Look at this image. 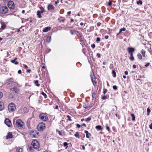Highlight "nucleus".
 <instances>
[{"label":"nucleus","instance_id":"1","mask_svg":"<svg viewBox=\"0 0 152 152\" xmlns=\"http://www.w3.org/2000/svg\"><path fill=\"white\" fill-rule=\"evenodd\" d=\"M8 11L7 7L6 6H2L0 7V14H5L7 13Z\"/></svg>","mask_w":152,"mask_h":152},{"label":"nucleus","instance_id":"2","mask_svg":"<svg viewBox=\"0 0 152 152\" xmlns=\"http://www.w3.org/2000/svg\"><path fill=\"white\" fill-rule=\"evenodd\" d=\"M45 128V124L41 122L39 123L38 125L37 129L39 131H43Z\"/></svg>","mask_w":152,"mask_h":152},{"label":"nucleus","instance_id":"3","mask_svg":"<svg viewBox=\"0 0 152 152\" xmlns=\"http://www.w3.org/2000/svg\"><path fill=\"white\" fill-rule=\"evenodd\" d=\"M16 108L15 104L11 103L8 105V110L10 112H13L14 111Z\"/></svg>","mask_w":152,"mask_h":152},{"label":"nucleus","instance_id":"4","mask_svg":"<svg viewBox=\"0 0 152 152\" xmlns=\"http://www.w3.org/2000/svg\"><path fill=\"white\" fill-rule=\"evenodd\" d=\"M31 145L33 146V148H34L37 149L39 148V144L37 140H33L31 142Z\"/></svg>","mask_w":152,"mask_h":152},{"label":"nucleus","instance_id":"5","mask_svg":"<svg viewBox=\"0 0 152 152\" xmlns=\"http://www.w3.org/2000/svg\"><path fill=\"white\" fill-rule=\"evenodd\" d=\"M23 123L20 119H18L16 121V126L18 127H19L20 128L23 129Z\"/></svg>","mask_w":152,"mask_h":152},{"label":"nucleus","instance_id":"6","mask_svg":"<svg viewBox=\"0 0 152 152\" xmlns=\"http://www.w3.org/2000/svg\"><path fill=\"white\" fill-rule=\"evenodd\" d=\"M39 117L41 120L45 121H46L48 119V116L45 114L43 113L40 114Z\"/></svg>","mask_w":152,"mask_h":152},{"label":"nucleus","instance_id":"7","mask_svg":"<svg viewBox=\"0 0 152 152\" xmlns=\"http://www.w3.org/2000/svg\"><path fill=\"white\" fill-rule=\"evenodd\" d=\"M7 5L10 9L13 10L15 9V5L14 2L12 1L8 2Z\"/></svg>","mask_w":152,"mask_h":152},{"label":"nucleus","instance_id":"8","mask_svg":"<svg viewBox=\"0 0 152 152\" xmlns=\"http://www.w3.org/2000/svg\"><path fill=\"white\" fill-rule=\"evenodd\" d=\"M39 134V133L38 132L34 131L31 132L30 133V136L34 138L37 137Z\"/></svg>","mask_w":152,"mask_h":152},{"label":"nucleus","instance_id":"9","mask_svg":"<svg viewBox=\"0 0 152 152\" xmlns=\"http://www.w3.org/2000/svg\"><path fill=\"white\" fill-rule=\"evenodd\" d=\"M4 123L9 127H10L12 126L11 121L8 118H6L5 120Z\"/></svg>","mask_w":152,"mask_h":152},{"label":"nucleus","instance_id":"10","mask_svg":"<svg viewBox=\"0 0 152 152\" xmlns=\"http://www.w3.org/2000/svg\"><path fill=\"white\" fill-rule=\"evenodd\" d=\"M47 8L48 10L51 11L54 10L55 7L52 4H49Z\"/></svg>","mask_w":152,"mask_h":152},{"label":"nucleus","instance_id":"11","mask_svg":"<svg viewBox=\"0 0 152 152\" xmlns=\"http://www.w3.org/2000/svg\"><path fill=\"white\" fill-rule=\"evenodd\" d=\"M127 50L128 53H133L134 51V49L132 47H128L127 49Z\"/></svg>","mask_w":152,"mask_h":152},{"label":"nucleus","instance_id":"12","mask_svg":"<svg viewBox=\"0 0 152 152\" xmlns=\"http://www.w3.org/2000/svg\"><path fill=\"white\" fill-rule=\"evenodd\" d=\"M51 29V28L50 26L47 27L43 28L42 31L44 32H46L50 30Z\"/></svg>","mask_w":152,"mask_h":152},{"label":"nucleus","instance_id":"13","mask_svg":"<svg viewBox=\"0 0 152 152\" xmlns=\"http://www.w3.org/2000/svg\"><path fill=\"white\" fill-rule=\"evenodd\" d=\"M12 134L11 132H9L6 136V138L7 139H11L12 138Z\"/></svg>","mask_w":152,"mask_h":152},{"label":"nucleus","instance_id":"14","mask_svg":"<svg viewBox=\"0 0 152 152\" xmlns=\"http://www.w3.org/2000/svg\"><path fill=\"white\" fill-rule=\"evenodd\" d=\"M84 132L86 134V137L87 138H89V137L91 135V134L90 133H89L87 130H85L84 131Z\"/></svg>","mask_w":152,"mask_h":152},{"label":"nucleus","instance_id":"15","mask_svg":"<svg viewBox=\"0 0 152 152\" xmlns=\"http://www.w3.org/2000/svg\"><path fill=\"white\" fill-rule=\"evenodd\" d=\"M83 107L86 109H88L89 107V106L87 102L83 103Z\"/></svg>","mask_w":152,"mask_h":152},{"label":"nucleus","instance_id":"16","mask_svg":"<svg viewBox=\"0 0 152 152\" xmlns=\"http://www.w3.org/2000/svg\"><path fill=\"white\" fill-rule=\"evenodd\" d=\"M4 104L3 102H0V111L2 110L4 108Z\"/></svg>","mask_w":152,"mask_h":152},{"label":"nucleus","instance_id":"17","mask_svg":"<svg viewBox=\"0 0 152 152\" xmlns=\"http://www.w3.org/2000/svg\"><path fill=\"white\" fill-rule=\"evenodd\" d=\"M1 29L2 30H4V29L6 27V25L5 24V23L4 22H1Z\"/></svg>","mask_w":152,"mask_h":152},{"label":"nucleus","instance_id":"18","mask_svg":"<svg viewBox=\"0 0 152 152\" xmlns=\"http://www.w3.org/2000/svg\"><path fill=\"white\" fill-rule=\"evenodd\" d=\"M90 76H91V81L94 80H96L95 76V75H94L93 72L92 73V75L91 74V75H90Z\"/></svg>","mask_w":152,"mask_h":152},{"label":"nucleus","instance_id":"19","mask_svg":"<svg viewBox=\"0 0 152 152\" xmlns=\"http://www.w3.org/2000/svg\"><path fill=\"white\" fill-rule=\"evenodd\" d=\"M12 90L14 91L16 93L18 94L19 92V90L16 87H14L12 88Z\"/></svg>","mask_w":152,"mask_h":152},{"label":"nucleus","instance_id":"20","mask_svg":"<svg viewBox=\"0 0 152 152\" xmlns=\"http://www.w3.org/2000/svg\"><path fill=\"white\" fill-rule=\"evenodd\" d=\"M95 129L99 130L102 131L103 128L100 125H97L96 126Z\"/></svg>","mask_w":152,"mask_h":152},{"label":"nucleus","instance_id":"21","mask_svg":"<svg viewBox=\"0 0 152 152\" xmlns=\"http://www.w3.org/2000/svg\"><path fill=\"white\" fill-rule=\"evenodd\" d=\"M37 15L38 17L39 18H41L42 17L41 15V13L40 12L39 10H38L37 11Z\"/></svg>","mask_w":152,"mask_h":152},{"label":"nucleus","instance_id":"22","mask_svg":"<svg viewBox=\"0 0 152 152\" xmlns=\"http://www.w3.org/2000/svg\"><path fill=\"white\" fill-rule=\"evenodd\" d=\"M51 40V37L50 36L47 37L46 39V42L48 43H49Z\"/></svg>","mask_w":152,"mask_h":152},{"label":"nucleus","instance_id":"23","mask_svg":"<svg viewBox=\"0 0 152 152\" xmlns=\"http://www.w3.org/2000/svg\"><path fill=\"white\" fill-rule=\"evenodd\" d=\"M16 150L17 152H22L23 149L21 148H18L16 149Z\"/></svg>","mask_w":152,"mask_h":152},{"label":"nucleus","instance_id":"24","mask_svg":"<svg viewBox=\"0 0 152 152\" xmlns=\"http://www.w3.org/2000/svg\"><path fill=\"white\" fill-rule=\"evenodd\" d=\"M141 52L143 56L145 57V51L144 50L142 49L141 50Z\"/></svg>","mask_w":152,"mask_h":152},{"label":"nucleus","instance_id":"25","mask_svg":"<svg viewBox=\"0 0 152 152\" xmlns=\"http://www.w3.org/2000/svg\"><path fill=\"white\" fill-rule=\"evenodd\" d=\"M28 150L30 152H32L33 151L34 149L31 146L28 147Z\"/></svg>","mask_w":152,"mask_h":152},{"label":"nucleus","instance_id":"26","mask_svg":"<svg viewBox=\"0 0 152 152\" xmlns=\"http://www.w3.org/2000/svg\"><path fill=\"white\" fill-rule=\"evenodd\" d=\"M35 85L37 86H39L40 84L38 83V80H35L34 82Z\"/></svg>","mask_w":152,"mask_h":152},{"label":"nucleus","instance_id":"27","mask_svg":"<svg viewBox=\"0 0 152 152\" xmlns=\"http://www.w3.org/2000/svg\"><path fill=\"white\" fill-rule=\"evenodd\" d=\"M74 32H75V30L74 31L72 30H71L70 31V34L72 35H74L75 34V33ZM76 32H77V33H79V32L78 31H76Z\"/></svg>","mask_w":152,"mask_h":152},{"label":"nucleus","instance_id":"28","mask_svg":"<svg viewBox=\"0 0 152 152\" xmlns=\"http://www.w3.org/2000/svg\"><path fill=\"white\" fill-rule=\"evenodd\" d=\"M80 44L82 45V47H83L84 45H85L84 42L82 39H80Z\"/></svg>","mask_w":152,"mask_h":152},{"label":"nucleus","instance_id":"29","mask_svg":"<svg viewBox=\"0 0 152 152\" xmlns=\"http://www.w3.org/2000/svg\"><path fill=\"white\" fill-rule=\"evenodd\" d=\"M112 74L113 75V76L114 77H116V74L115 71V70H113L112 71Z\"/></svg>","mask_w":152,"mask_h":152},{"label":"nucleus","instance_id":"30","mask_svg":"<svg viewBox=\"0 0 152 152\" xmlns=\"http://www.w3.org/2000/svg\"><path fill=\"white\" fill-rule=\"evenodd\" d=\"M91 81L93 84V85L94 87H95L97 84V82L96 80H92Z\"/></svg>","mask_w":152,"mask_h":152},{"label":"nucleus","instance_id":"31","mask_svg":"<svg viewBox=\"0 0 152 152\" xmlns=\"http://www.w3.org/2000/svg\"><path fill=\"white\" fill-rule=\"evenodd\" d=\"M68 144L67 142H65L63 143V145L66 148V149H67Z\"/></svg>","mask_w":152,"mask_h":152},{"label":"nucleus","instance_id":"32","mask_svg":"<svg viewBox=\"0 0 152 152\" xmlns=\"http://www.w3.org/2000/svg\"><path fill=\"white\" fill-rule=\"evenodd\" d=\"M137 56L139 59L141 60L142 59V56L140 53H138L137 54Z\"/></svg>","mask_w":152,"mask_h":152},{"label":"nucleus","instance_id":"33","mask_svg":"<svg viewBox=\"0 0 152 152\" xmlns=\"http://www.w3.org/2000/svg\"><path fill=\"white\" fill-rule=\"evenodd\" d=\"M11 62L13 63L15 65H17L18 64V62L16 61L13 60H12L11 61Z\"/></svg>","mask_w":152,"mask_h":152},{"label":"nucleus","instance_id":"34","mask_svg":"<svg viewBox=\"0 0 152 152\" xmlns=\"http://www.w3.org/2000/svg\"><path fill=\"white\" fill-rule=\"evenodd\" d=\"M131 116L132 117V121H134L135 120V116L133 113H132L131 114Z\"/></svg>","mask_w":152,"mask_h":152},{"label":"nucleus","instance_id":"35","mask_svg":"<svg viewBox=\"0 0 152 152\" xmlns=\"http://www.w3.org/2000/svg\"><path fill=\"white\" fill-rule=\"evenodd\" d=\"M126 28L124 27L121 28L120 30V33H121L122 31H125L126 30Z\"/></svg>","mask_w":152,"mask_h":152},{"label":"nucleus","instance_id":"36","mask_svg":"<svg viewBox=\"0 0 152 152\" xmlns=\"http://www.w3.org/2000/svg\"><path fill=\"white\" fill-rule=\"evenodd\" d=\"M96 94L95 92H94L92 93V96L93 99L95 98L96 97Z\"/></svg>","mask_w":152,"mask_h":152},{"label":"nucleus","instance_id":"37","mask_svg":"<svg viewBox=\"0 0 152 152\" xmlns=\"http://www.w3.org/2000/svg\"><path fill=\"white\" fill-rule=\"evenodd\" d=\"M137 4H140V5H141L142 4V2L140 0H139V1H137Z\"/></svg>","mask_w":152,"mask_h":152},{"label":"nucleus","instance_id":"38","mask_svg":"<svg viewBox=\"0 0 152 152\" xmlns=\"http://www.w3.org/2000/svg\"><path fill=\"white\" fill-rule=\"evenodd\" d=\"M74 135L76 137H79V134L77 132H76V133Z\"/></svg>","mask_w":152,"mask_h":152},{"label":"nucleus","instance_id":"39","mask_svg":"<svg viewBox=\"0 0 152 152\" xmlns=\"http://www.w3.org/2000/svg\"><path fill=\"white\" fill-rule=\"evenodd\" d=\"M41 94L42 95L44 96V97L45 99L47 97V95L44 93L43 92H42L41 93Z\"/></svg>","mask_w":152,"mask_h":152},{"label":"nucleus","instance_id":"40","mask_svg":"<svg viewBox=\"0 0 152 152\" xmlns=\"http://www.w3.org/2000/svg\"><path fill=\"white\" fill-rule=\"evenodd\" d=\"M147 115H149V113L151 111L150 110L149 108H148L147 109Z\"/></svg>","mask_w":152,"mask_h":152},{"label":"nucleus","instance_id":"41","mask_svg":"<svg viewBox=\"0 0 152 152\" xmlns=\"http://www.w3.org/2000/svg\"><path fill=\"white\" fill-rule=\"evenodd\" d=\"M129 59L131 61H133L134 60V58L133 56H130V57L129 58Z\"/></svg>","mask_w":152,"mask_h":152},{"label":"nucleus","instance_id":"42","mask_svg":"<svg viewBox=\"0 0 152 152\" xmlns=\"http://www.w3.org/2000/svg\"><path fill=\"white\" fill-rule=\"evenodd\" d=\"M107 98V96H104L102 97V99L103 100L106 99Z\"/></svg>","mask_w":152,"mask_h":152},{"label":"nucleus","instance_id":"43","mask_svg":"<svg viewBox=\"0 0 152 152\" xmlns=\"http://www.w3.org/2000/svg\"><path fill=\"white\" fill-rule=\"evenodd\" d=\"M91 120V117H89L87 118L86 121H90Z\"/></svg>","mask_w":152,"mask_h":152},{"label":"nucleus","instance_id":"44","mask_svg":"<svg viewBox=\"0 0 152 152\" xmlns=\"http://www.w3.org/2000/svg\"><path fill=\"white\" fill-rule=\"evenodd\" d=\"M107 92V90L106 88H104L103 90V93L105 94Z\"/></svg>","mask_w":152,"mask_h":152},{"label":"nucleus","instance_id":"45","mask_svg":"<svg viewBox=\"0 0 152 152\" xmlns=\"http://www.w3.org/2000/svg\"><path fill=\"white\" fill-rule=\"evenodd\" d=\"M106 129L109 132L110 130V127L107 126V125L106 126Z\"/></svg>","mask_w":152,"mask_h":152},{"label":"nucleus","instance_id":"46","mask_svg":"<svg viewBox=\"0 0 152 152\" xmlns=\"http://www.w3.org/2000/svg\"><path fill=\"white\" fill-rule=\"evenodd\" d=\"M82 52L84 54H86V48H83L82 49Z\"/></svg>","mask_w":152,"mask_h":152},{"label":"nucleus","instance_id":"47","mask_svg":"<svg viewBox=\"0 0 152 152\" xmlns=\"http://www.w3.org/2000/svg\"><path fill=\"white\" fill-rule=\"evenodd\" d=\"M67 117L68 119V120L70 121H72V119H71V117H70L69 115H68L67 116Z\"/></svg>","mask_w":152,"mask_h":152},{"label":"nucleus","instance_id":"48","mask_svg":"<svg viewBox=\"0 0 152 152\" xmlns=\"http://www.w3.org/2000/svg\"><path fill=\"white\" fill-rule=\"evenodd\" d=\"M113 87L114 90H116L117 89V86H113Z\"/></svg>","mask_w":152,"mask_h":152},{"label":"nucleus","instance_id":"49","mask_svg":"<svg viewBox=\"0 0 152 152\" xmlns=\"http://www.w3.org/2000/svg\"><path fill=\"white\" fill-rule=\"evenodd\" d=\"M100 41V38L99 37H97L96 39V42H98Z\"/></svg>","mask_w":152,"mask_h":152},{"label":"nucleus","instance_id":"50","mask_svg":"<svg viewBox=\"0 0 152 152\" xmlns=\"http://www.w3.org/2000/svg\"><path fill=\"white\" fill-rule=\"evenodd\" d=\"M91 47L92 48L94 49L95 47V45L94 44H93L91 45Z\"/></svg>","mask_w":152,"mask_h":152},{"label":"nucleus","instance_id":"51","mask_svg":"<svg viewBox=\"0 0 152 152\" xmlns=\"http://www.w3.org/2000/svg\"><path fill=\"white\" fill-rule=\"evenodd\" d=\"M96 56L98 58H100L101 57V55L100 54L97 53L96 54Z\"/></svg>","mask_w":152,"mask_h":152},{"label":"nucleus","instance_id":"52","mask_svg":"<svg viewBox=\"0 0 152 152\" xmlns=\"http://www.w3.org/2000/svg\"><path fill=\"white\" fill-rule=\"evenodd\" d=\"M45 12V10H41V11H40V12L41 13H42L44 12Z\"/></svg>","mask_w":152,"mask_h":152},{"label":"nucleus","instance_id":"53","mask_svg":"<svg viewBox=\"0 0 152 152\" xmlns=\"http://www.w3.org/2000/svg\"><path fill=\"white\" fill-rule=\"evenodd\" d=\"M112 4V2L111 1H109L108 3V5L109 6H111Z\"/></svg>","mask_w":152,"mask_h":152},{"label":"nucleus","instance_id":"54","mask_svg":"<svg viewBox=\"0 0 152 152\" xmlns=\"http://www.w3.org/2000/svg\"><path fill=\"white\" fill-rule=\"evenodd\" d=\"M150 64V63H147L145 65V66L146 67H147Z\"/></svg>","mask_w":152,"mask_h":152},{"label":"nucleus","instance_id":"55","mask_svg":"<svg viewBox=\"0 0 152 152\" xmlns=\"http://www.w3.org/2000/svg\"><path fill=\"white\" fill-rule=\"evenodd\" d=\"M3 96V94L1 92H0V99Z\"/></svg>","mask_w":152,"mask_h":152},{"label":"nucleus","instance_id":"56","mask_svg":"<svg viewBox=\"0 0 152 152\" xmlns=\"http://www.w3.org/2000/svg\"><path fill=\"white\" fill-rule=\"evenodd\" d=\"M149 128L151 129H152V123H151L149 126Z\"/></svg>","mask_w":152,"mask_h":152},{"label":"nucleus","instance_id":"57","mask_svg":"<svg viewBox=\"0 0 152 152\" xmlns=\"http://www.w3.org/2000/svg\"><path fill=\"white\" fill-rule=\"evenodd\" d=\"M96 25L97 26H100L101 25V23H100V22H98L97 23Z\"/></svg>","mask_w":152,"mask_h":152},{"label":"nucleus","instance_id":"58","mask_svg":"<svg viewBox=\"0 0 152 152\" xmlns=\"http://www.w3.org/2000/svg\"><path fill=\"white\" fill-rule=\"evenodd\" d=\"M58 133L60 136H62V133H61V132L60 131H58Z\"/></svg>","mask_w":152,"mask_h":152},{"label":"nucleus","instance_id":"59","mask_svg":"<svg viewBox=\"0 0 152 152\" xmlns=\"http://www.w3.org/2000/svg\"><path fill=\"white\" fill-rule=\"evenodd\" d=\"M31 72V70L30 69H28L26 71V72L27 73H30Z\"/></svg>","mask_w":152,"mask_h":152},{"label":"nucleus","instance_id":"60","mask_svg":"<svg viewBox=\"0 0 152 152\" xmlns=\"http://www.w3.org/2000/svg\"><path fill=\"white\" fill-rule=\"evenodd\" d=\"M59 2V1L58 0H57V1H56L55 2V4H57Z\"/></svg>","mask_w":152,"mask_h":152},{"label":"nucleus","instance_id":"61","mask_svg":"<svg viewBox=\"0 0 152 152\" xmlns=\"http://www.w3.org/2000/svg\"><path fill=\"white\" fill-rule=\"evenodd\" d=\"M23 66H24L25 68L26 69H27L28 67L25 64H23Z\"/></svg>","mask_w":152,"mask_h":152},{"label":"nucleus","instance_id":"62","mask_svg":"<svg viewBox=\"0 0 152 152\" xmlns=\"http://www.w3.org/2000/svg\"><path fill=\"white\" fill-rule=\"evenodd\" d=\"M76 126H77V127H78V128H79L80 127V125L78 124H77Z\"/></svg>","mask_w":152,"mask_h":152},{"label":"nucleus","instance_id":"63","mask_svg":"<svg viewBox=\"0 0 152 152\" xmlns=\"http://www.w3.org/2000/svg\"><path fill=\"white\" fill-rule=\"evenodd\" d=\"M18 72L19 74H20L21 73V71L20 70H19L18 71Z\"/></svg>","mask_w":152,"mask_h":152},{"label":"nucleus","instance_id":"64","mask_svg":"<svg viewBox=\"0 0 152 152\" xmlns=\"http://www.w3.org/2000/svg\"><path fill=\"white\" fill-rule=\"evenodd\" d=\"M109 38V36H105V37H104V38L106 39H107L108 38Z\"/></svg>","mask_w":152,"mask_h":152}]
</instances>
